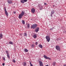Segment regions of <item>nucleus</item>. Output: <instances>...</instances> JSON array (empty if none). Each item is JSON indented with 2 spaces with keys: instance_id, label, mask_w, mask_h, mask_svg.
<instances>
[{
  "instance_id": "nucleus-1",
  "label": "nucleus",
  "mask_w": 66,
  "mask_h": 66,
  "mask_svg": "<svg viewBox=\"0 0 66 66\" xmlns=\"http://www.w3.org/2000/svg\"><path fill=\"white\" fill-rule=\"evenodd\" d=\"M24 12L23 11H22L20 14L19 16V18H21L24 15Z\"/></svg>"
},
{
  "instance_id": "nucleus-2",
  "label": "nucleus",
  "mask_w": 66,
  "mask_h": 66,
  "mask_svg": "<svg viewBox=\"0 0 66 66\" xmlns=\"http://www.w3.org/2000/svg\"><path fill=\"white\" fill-rule=\"evenodd\" d=\"M37 25L36 24H33L31 26V29H35V28L37 27Z\"/></svg>"
},
{
  "instance_id": "nucleus-3",
  "label": "nucleus",
  "mask_w": 66,
  "mask_h": 66,
  "mask_svg": "<svg viewBox=\"0 0 66 66\" xmlns=\"http://www.w3.org/2000/svg\"><path fill=\"white\" fill-rule=\"evenodd\" d=\"M46 39L48 42H49L50 40V38L49 36H47L46 37Z\"/></svg>"
},
{
  "instance_id": "nucleus-4",
  "label": "nucleus",
  "mask_w": 66,
  "mask_h": 66,
  "mask_svg": "<svg viewBox=\"0 0 66 66\" xmlns=\"http://www.w3.org/2000/svg\"><path fill=\"white\" fill-rule=\"evenodd\" d=\"M4 10L5 12V14H6V16H9V14H8V13H7V11H6V8L5 7H4Z\"/></svg>"
},
{
  "instance_id": "nucleus-5",
  "label": "nucleus",
  "mask_w": 66,
  "mask_h": 66,
  "mask_svg": "<svg viewBox=\"0 0 66 66\" xmlns=\"http://www.w3.org/2000/svg\"><path fill=\"white\" fill-rule=\"evenodd\" d=\"M56 48L57 50L60 51L61 50V49H60V47L59 46L57 45L56 46Z\"/></svg>"
},
{
  "instance_id": "nucleus-6",
  "label": "nucleus",
  "mask_w": 66,
  "mask_h": 66,
  "mask_svg": "<svg viewBox=\"0 0 66 66\" xmlns=\"http://www.w3.org/2000/svg\"><path fill=\"white\" fill-rule=\"evenodd\" d=\"M7 2L9 4H12L13 2L11 0H7Z\"/></svg>"
},
{
  "instance_id": "nucleus-7",
  "label": "nucleus",
  "mask_w": 66,
  "mask_h": 66,
  "mask_svg": "<svg viewBox=\"0 0 66 66\" xmlns=\"http://www.w3.org/2000/svg\"><path fill=\"white\" fill-rule=\"evenodd\" d=\"M31 12L32 13H34L35 12V9L34 8H32L31 9Z\"/></svg>"
},
{
  "instance_id": "nucleus-8",
  "label": "nucleus",
  "mask_w": 66,
  "mask_h": 66,
  "mask_svg": "<svg viewBox=\"0 0 66 66\" xmlns=\"http://www.w3.org/2000/svg\"><path fill=\"white\" fill-rule=\"evenodd\" d=\"M39 65L40 66H43V62H42L39 61Z\"/></svg>"
},
{
  "instance_id": "nucleus-9",
  "label": "nucleus",
  "mask_w": 66,
  "mask_h": 66,
  "mask_svg": "<svg viewBox=\"0 0 66 66\" xmlns=\"http://www.w3.org/2000/svg\"><path fill=\"white\" fill-rule=\"evenodd\" d=\"M54 13V11H53L51 12V17H52V15Z\"/></svg>"
},
{
  "instance_id": "nucleus-10",
  "label": "nucleus",
  "mask_w": 66,
  "mask_h": 66,
  "mask_svg": "<svg viewBox=\"0 0 66 66\" xmlns=\"http://www.w3.org/2000/svg\"><path fill=\"white\" fill-rule=\"evenodd\" d=\"M38 31H39V28L38 27L37 28H36L35 30V31L37 33V32H38Z\"/></svg>"
},
{
  "instance_id": "nucleus-11",
  "label": "nucleus",
  "mask_w": 66,
  "mask_h": 66,
  "mask_svg": "<svg viewBox=\"0 0 66 66\" xmlns=\"http://www.w3.org/2000/svg\"><path fill=\"white\" fill-rule=\"evenodd\" d=\"M23 65L24 66H26L27 65V62H24Z\"/></svg>"
},
{
  "instance_id": "nucleus-12",
  "label": "nucleus",
  "mask_w": 66,
  "mask_h": 66,
  "mask_svg": "<svg viewBox=\"0 0 66 66\" xmlns=\"http://www.w3.org/2000/svg\"><path fill=\"white\" fill-rule=\"evenodd\" d=\"M24 51L25 52H28V50L26 48H25L24 50Z\"/></svg>"
},
{
  "instance_id": "nucleus-13",
  "label": "nucleus",
  "mask_w": 66,
  "mask_h": 66,
  "mask_svg": "<svg viewBox=\"0 0 66 66\" xmlns=\"http://www.w3.org/2000/svg\"><path fill=\"white\" fill-rule=\"evenodd\" d=\"M39 48H41V49H42V48H43V46L41 44H39Z\"/></svg>"
},
{
  "instance_id": "nucleus-14",
  "label": "nucleus",
  "mask_w": 66,
  "mask_h": 66,
  "mask_svg": "<svg viewBox=\"0 0 66 66\" xmlns=\"http://www.w3.org/2000/svg\"><path fill=\"white\" fill-rule=\"evenodd\" d=\"M3 37V35L2 34H0V38L1 39Z\"/></svg>"
},
{
  "instance_id": "nucleus-15",
  "label": "nucleus",
  "mask_w": 66,
  "mask_h": 66,
  "mask_svg": "<svg viewBox=\"0 0 66 66\" xmlns=\"http://www.w3.org/2000/svg\"><path fill=\"white\" fill-rule=\"evenodd\" d=\"M52 64L53 66H55L56 64V62H53Z\"/></svg>"
},
{
  "instance_id": "nucleus-16",
  "label": "nucleus",
  "mask_w": 66,
  "mask_h": 66,
  "mask_svg": "<svg viewBox=\"0 0 66 66\" xmlns=\"http://www.w3.org/2000/svg\"><path fill=\"white\" fill-rule=\"evenodd\" d=\"M37 37V35H36L35 34L33 36V37L34 38H36Z\"/></svg>"
},
{
  "instance_id": "nucleus-17",
  "label": "nucleus",
  "mask_w": 66,
  "mask_h": 66,
  "mask_svg": "<svg viewBox=\"0 0 66 66\" xmlns=\"http://www.w3.org/2000/svg\"><path fill=\"white\" fill-rule=\"evenodd\" d=\"M21 3H24V1L23 0H21L20 1Z\"/></svg>"
},
{
  "instance_id": "nucleus-18",
  "label": "nucleus",
  "mask_w": 66,
  "mask_h": 66,
  "mask_svg": "<svg viewBox=\"0 0 66 66\" xmlns=\"http://www.w3.org/2000/svg\"><path fill=\"white\" fill-rule=\"evenodd\" d=\"M31 47H32V48H34V47H35V45L33 44H32L31 46Z\"/></svg>"
},
{
  "instance_id": "nucleus-19",
  "label": "nucleus",
  "mask_w": 66,
  "mask_h": 66,
  "mask_svg": "<svg viewBox=\"0 0 66 66\" xmlns=\"http://www.w3.org/2000/svg\"><path fill=\"white\" fill-rule=\"evenodd\" d=\"M9 43L10 45H13V43L12 42H9Z\"/></svg>"
},
{
  "instance_id": "nucleus-20",
  "label": "nucleus",
  "mask_w": 66,
  "mask_h": 66,
  "mask_svg": "<svg viewBox=\"0 0 66 66\" xmlns=\"http://www.w3.org/2000/svg\"><path fill=\"white\" fill-rule=\"evenodd\" d=\"M44 58H45V59H47V57H47L45 55H44Z\"/></svg>"
},
{
  "instance_id": "nucleus-21",
  "label": "nucleus",
  "mask_w": 66,
  "mask_h": 66,
  "mask_svg": "<svg viewBox=\"0 0 66 66\" xmlns=\"http://www.w3.org/2000/svg\"><path fill=\"white\" fill-rule=\"evenodd\" d=\"M27 36V33H25L24 34V36Z\"/></svg>"
},
{
  "instance_id": "nucleus-22",
  "label": "nucleus",
  "mask_w": 66,
  "mask_h": 66,
  "mask_svg": "<svg viewBox=\"0 0 66 66\" xmlns=\"http://www.w3.org/2000/svg\"><path fill=\"white\" fill-rule=\"evenodd\" d=\"M7 57L9 59H10V55H9V54H7Z\"/></svg>"
},
{
  "instance_id": "nucleus-23",
  "label": "nucleus",
  "mask_w": 66,
  "mask_h": 66,
  "mask_svg": "<svg viewBox=\"0 0 66 66\" xmlns=\"http://www.w3.org/2000/svg\"><path fill=\"white\" fill-rule=\"evenodd\" d=\"M6 53L7 54H9V52H8V51H6Z\"/></svg>"
},
{
  "instance_id": "nucleus-24",
  "label": "nucleus",
  "mask_w": 66,
  "mask_h": 66,
  "mask_svg": "<svg viewBox=\"0 0 66 66\" xmlns=\"http://www.w3.org/2000/svg\"><path fill=\"white\" fill-rule=\"evenodd\" d=\"M22 23H23V24H24L25 23L24 22V21L23 20H22Z\"/></svg>"
},
{
  "instance_id": "nucleus-25",
  "label": "nucleus",
  "mask_w": 66,
  "mask_h": 66,
  "mask_svg": "<svg viewBox=\"0 0 66 66\" xmlns=\"http://www.w3.org/2000/svg\"><path fill=\"white\" fill-rule=\"evenodd\" d=\"M12 61L14 62V63H15V62H16V61H15V59H13Z\"/></svg>"
},
{
  "instance_id": "nucleus-26",
  "label": "nucleus",
  "mask_w": 66,
  "mask_h": 66,
  "mask_svg": "<svg viewBox=\"0 0 66 66\" xmlns=\"http://www.w3.org/2000/svg\"><path fill=\"white\" fill-rule=\"evenodd\" d=\"M27 27L28 28H29L30 27V24H28L27 25Z\"/></svg>"
},
{
  "instance_id": "nucleus-27",
  "label": "nucleus",
  "mask_w": 66,
  "mask_h": 66,
  "mask_svg": "<svg viewBox=\"0 0 66 66\" xmlns=\"http://www.w3.org/2000/svg\"><path fill=\"white\" fill-rule=\"evenodd\" d=\"M47 59H48V60H51V58L49 57H47Z\"/></svg>"
},
{
  "instance_id": "nucleus-28",
  "label": "nucleus",
  "mask_w": 66,
  "mask_h": 66,
  "mask_svg": "<svg viewBox=\"0 0 66 66\" xmlns=\"http://www.w3.org/2000/svg\"><path fill=\"white\" fill-rule=\"evenodd\" d=\"M24 2H26L28 0H23Z\"/></svg>"
},
{
  "instance_id": "nucleus-29",
  "label": "nucleus",
  "mask_w": 66,
  "mask_h": 66,
  "mask_svg": "<svg viewBox=\"0 0 66 66\" xmlns=\"http://www.w3.org/2000/svg\"><path fill=\"white\" fill-rule=\"evenodd\" d=\"M3 59L4 61H5V57H3Z\"/></svg>"
},
{
  "instance_id": "nucleus-30",
  "label": "nucleus",
  "mask_w": 66,
  "mask_h": 66,
  "mask_svg": "<svg viewBox=\"0 0 66 66\" xmlns=\"http://www.w3.org/2000/svg\"><path fill=\"white\" fill-rule=\"evenodd\" d=\"M37 44H38L37 42H36L35 43V44L36 45H37Z\"/></svg>"
},
{
  "instance_id": "nucleus-31",
  "label": "nucleus",
  "mask_w": 66,
  "mask_h": 66,
  "mask_svg": "<svg viewBox=\"0 0 66 66\" xmlns=\"http://www.w3.org/2000/svg\"><path fill=\"white\" fill-rule=\"evenodd\" d=\"M50 30H53V28H51L50 29Z\"/></svg>"
},
{
  "instance_id": "nucleus-32",
  "label": "nucleus",
  "mask_w": 66,
  "mask_h": 66,
  "mask_svg": "<svg viewBox=\"0 0 66 66\" xmlns=\"http://www.w3.org/2000/svg\"><path fill=\"white\" fill-rule=\"evenodd\" d=\"M30 64V65H32V63H31V62L29 61Z\"/></svg>"
},
{
  "instance_id": "nucleus-33",
  "label": "nucleus",
  "mask_w": 66,
  "mask_h": 66,
  "mask_svg": "<svg viewBox=\"0 0 66 66\" xmlns=\"http://www.w3.org/2000/svg\"><path fill=\"white\" fill-rule=\"evenodd\" d=\"M4 65H5V64H4V63L2 64V65L3 66H4Z\"/></svg>"
},
{
  "instance_id": "nucleus-34",
  "label": "nucleus",
  "mask_w": 66,
  "mask_h": 66,
  "mask_svg": "<svg viewBox=\"0 0 66 66\" xmlns=\"http://www.w3.org/2000/svg\"><path fill=\"white\" fill-rule=\"evenodd\" d=\"M44 5H47V3H44Z\"/></svg>"
},
{
  "instance_id": "nucleus-35",
  "label": "nucleus",
  "mask_w": 66,
  "mask_h": 66,
  "mask_svg": "<svg viewBox=\"0 0 66 66\" xmlns=\"http://www.w3.org/2000/svg\"><path fill=\"white\" fill-rule=\"evenodd\" d=\"M13 13H14V14H16V12H15V11H14V12H13Z\"/></svg>"
},
{
  "instance_id": "nucleus-36",
  "label": "nucleus",
  "mask_w": 66,
  "mask_h": 66,
  "mask_svg": "<svg viewBox=\"0 0 66 66\" xmlns=\"http://www.w3.org/2000/svg\"><path fill=\"white\" fill-rule=\"evenodd\" d=\"M42 8H41L40 9V10H42Z\"/></svg>"
},
{
  "instance_id": "nucleus-37",
  "label": "nucleus",
  "mask_w": 66,
  "mask_h": 66,
  "mask_svg": "<svg viewBox=\"0 0 66 66\" xmlns=\"http://www.w3.org/2000/svg\"><path fill=\"white\" fill-rule=\"evenodd\" d=\"M30 66H33V65L32 64L30 65Z\"/></svg>"
},
{
  "instance_id": "nucleus-38",
  "label": "nucleus",
  "mask_w": 66,
  "mask_h": 66,
  "mask_svg": "<svg viewBox=\"0 0 66 66\" xmlns=\"http://www.w3.org/2000/svg\"><path fill=\"white\" fill-rule=\"evenodd\" d=\"M45 66H49V65H48V64H47V65H46Z\"/></svg>"
},
{
  "instance_id": "nucleus-39",
  "label": "nucleus",
  "mask_w": 66,
  "mask_h": 66,
  "mask_svg": "<svg viewBox=\"0 0 66 66\" xmlns=\"http://www.w3.org/2000/svg\"><path fill=\"white\" fill-rule=\"evenodd\" d=\"M64 66H66V64H65L64 65Z\"/></svg>"
},
{
  "instance_id": "nucleus-40",
  "label": "nucleus",
  "mask_w": 66,
  "mask_h": 66,
  "mask_svg": "<svg viewBox=\"0 0 66 66\" xmlns=\"http://www.w3.org/2000/svg\"><path fill=\"white\" fill-rule=\"evenodd\" d=\"M55 6L54 5H53V7H54Z\"/></svg>"
}]
</instances>
